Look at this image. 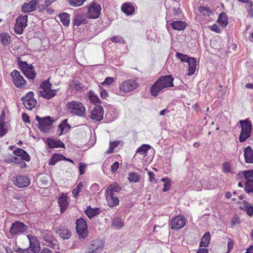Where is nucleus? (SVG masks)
Here are the masks:
<instances>
[{
    "label": "nucleus",
    "instance_id": "nucleus-43",
    "mask_svg": "<svg viewBox=\"0 0 253 253\" xmlns=\"http://www.w3.org/2000/svg\"><path fill=\"white\" fill-rule=\"evenodd\" d=\"M112 225L120 229L124 226V222L120 218L115 217L113 219V222H112Z\"/></svg>",
    "mask_w": 253,
    "mask_h": 253
},
{
    "label": "nucleus",
    "instance_id": "nucleus-31",
    "mask_svg": "<svg viewBox=\"0 0 253 253\" xmlns=\"http://www.w3.org/2000/svg\"><path fill=\"white\" fill-rule=\"evenodd\" d=\"M210 239V232L205 233L201 238L200 247H207L209 245Z\"/></svg>",
    "mask_w": 253,
    "mask_h": 253
},
{
    "label": "nucleus",
    "instance_id": "nucleus-8",
    "mask_svg": "<svg viewBox=\"0 0 253 253\" xmlns=\"http://www.w3.org/2000/svg\"><path fill=\"white\" fill-rule=\"evenodd\" d=\"M138 86L139 84L136 80L128 79L122 83L119 88L121 91L127 93L136 89Z\"/></svg>",
    "mask_w": 253,
    "mask_h": 253
},
{
    "label": "nucleus",
    "instance_id": "nucleus-54",
    "mask_svg": "<svg viewBox=\"0 0 253 253\" xmlns=\"http://www.w3.org/2000/svg\"><path fill=\"white\" fill-rule=\"evenodd\" d=\"M121 189L122 188L118 183L114 182L113 184H112V192H118L120 191Z\"/></svg>",
    "mask_w": 253,
    "mask_h": 253
},
{
    "label": "nucleus",
    "instance_id": "nucleus-29",
    "mask_svg": "<svg viewBox=\"0 0 253 253\" xmlns=\"http://www.w3.org/2000/svg\"><path fill=\"white\" fill-rule=\"evenodd\" d=\"M13 153L18 157H21V159L29 162L30 158L28 154L24 150L20 148H17L14 151Z\"/></svg>",
    "mask_w": 253,
    "mask_h": 253
},
{
    "label": "nucleus",
    "instance_id": "nucleus-63",
    "mask_svg": "<svg viewBox=\"0 0 253 253\" xmlns=\"http://www.w3.org/2000/svg\"><path fill=\"white\" fill-rule=\"evenodd\" d=\"M20 160H21V159L18 157H15V156H11V159L9 160V161L11 162L19 164V163H20Z\"/></svg>",
    "mask_w": 253,
    "mask_h": 253
},
{
    "label": "nucleus",
    "instance_id": "nucleus-38",
    "mask_svg": "<svg viewBox=\"0 0 253 253\" xmlns=\"http://www.w3.org/2000/svg\"><path fill=\"white\" fill-rule=\"evenodd\" d=\"M0 40L4 46L8 45L10 43V37L7 33H1L0 35Z\"/></svg>",
    "mask_w": 253,
    "mask_h": 253
},
{
    "label": "nucleus",
    "instance_id": "nucleus-57",
    "mask_svg": "<svg viewBox=\"0 0 253 253\" xmlns=\"http://www.w3.org/2000/svg\"><path fill=\"white\" fill-rule=\"evenodd\" d=\"M148 174L149 176V179L150 182H154L155 183L157 182V179H155V175L153 172L148 171Z\"/></svg>",
    "mask_w": 253,
    "mask_h": 253
},
{
    "label": "nucleus",
    "instance_id": "nucleus-28",
    "mask_svg": "<svg viewBox=\"0 0 253 253\" xmlns=\"http://www.w3.org/2000/svg\"><path fill=\"white\" fill-rule=\"evenodd\" d=\"M171 28L175 30H183L186 27V23L181 21H171L169 23Z\"/></svg>",
    "mask_w": 253,
    "mask_h": 253
},
{
    "label": "nucleus",
    "instance_id": "nucleus-2",
    "mask_svg": "<svg viewBox=\"0 0 253 253\" xmlns=\"http://www.w3.org/2000/svg\"><path fill=\"white\" fill-rule=\"evenodd\" d=\"M237 179L245 182V191L253 193V169L240 172L236 175Z\"/></svg>",
    "mask_w": 253,
    "mask_h": 253
},
{
    "label": "nucleus",
    "instance_id": "nucleus-11",
    "mask_svg": "<svg viewBox=\"0 0 253 253\" xmlns=\"http://www.w3.org/2000/svg\"><path fill=\"white\" fill-rule=\"evenodd\" d=\"M34 93L32 91L28 92L26 96L21 98L23 104L26 108L29 110H32L37 105V101L34 98Z\"/></svg>",
    "mask_w": 253,
    "mask_h": 253
},
{
    "label": "nucleus",
    "instance_id": "nucleus-49",
    "mask_svg": "<svg viewBox=\"0 0 253 253\" xmlns=\"http://www.w3.org/2000/svg\"><path fill=\"white\" fill-rule=\"evenodd\" d=\"M241 223V220L240 217L237 215H235L231 219L230 224L231 227L235 226L237 225H239Z\"/></svg>",
    "mask_w": 253,
    "mask_h": 253
},
{
    "label": "nucleus",
    "instance_id": "nucleus-16",
    "mask_svg": "<svg viewBox=\"0 0 253 253\" xmlns=\"http://www.w3.org/2000/svg\"><path fill=\"white\" fill-rule=\"evenodd\" d=\"M103 247V243L100 240H94L91 241L88 245L87 251L89 253L100 252Z\"/></svg>",
    "mask_w": 253,
    "mask_h": 253
},
{
    "label": "nucleus",
    "instance_id": "nucleus-35",
    "mask_svg": "<svg viewBox=\"0 0 253 253\" xmlns=\"http://www.w3.org/2000/svg\"><path fill=\"white\" fill-rule=\"evenodd\" d=\"M59 129L60 130L59 135L62 134L63 133L67 132L71 128L70 125L67 123V119H65L58 126Z\"/></svg>",
    "mask_w": 253,
    "mask_h": 253
},
{
    "label": "nucleus",
    "instance_id": "nucleus-48",
    "mask_svg": "<svg viewBox=\"0 0 253 253\" xmlns=\"http://www.w3.org/2000/svg\"><path fill=\"white\" fill-rule=\"evenodd\" d=\"M89 100L93 103H97L99 102L100 99L97 95L94 94L93 92H89L88 95Z\"/></svg>",
    "mask_w": 253,
    "mask_h": 253
},
{
    "label": "nucleus",
    "instance_id": "nucleus-14",
    "mask_svg": "<svg viewBox=\"0 0 253 253\" xmlns=\"http://www.w3.org/2000/svg\"><path fill=\"white\" fill-rule=\"evenodd\" d=\"M14 85L17 87H22L26 84V81L24 77L22 76L20 72L17 70H14L10 73Z\"/></svg>",
    "mask_w": 253,
    "mask_h": 253
},
{
    "label": "nucleus",
    "instance_id": "nucleus-33",
    "mask_svg": "<svg viewBox=\"0 0 253 253\" xmlns=\"http://www.w3.org/2000/svg\"><path fill=\"white\" fill-rule=\"evenodd\" d=\"M85 21V16L82 14H77L74 19V25L79 26L80 25L84 23Z\"/></svg>",
    "mask_w": 253,
    "mask_h": 253
},
{
    "label": "nucleus",
    "instance_id": "nucleus-3",
    "mask_svg": "<svg viewBox=\"0 0 253 253\" xmlns=\"http://www.w3.org/2000/svg\"><path fill=\"white\" fill-rule=\"evenodd\" d=\"M238 123L240 124L241 127L239 140L240 142H243L251 136L253 127L252 123L249 119L240 120Z\"/></svg>",
    "mask_w": 253,
    "mask_h": 253
},
{
    "label": "nucleus",
    "instance_id": "nucleus-1",
    "mask_svg": "<svg viewBox=\"0 0 253 253\" xmlns=\"http://www.w3.org/2000/svg\"><path fill=\"white\" fill-rule=\"evenodd\" d=\"M174 78L171 75L160 77L151 86L150 92L152 96L157 97L161 92L174 86Z\"/></svg>",
    "mask_w": 253,
    "mask_h": 253
},
{
    "label": "nucleus",
    "instance_id": "nucleus-55",
    "mask_svg": "<svg viewBox=\"0 0 253 253\" xmlns=\"http://www.w3.org/2000/svg\"><path fill=\"white\" fill-rule=\"evenodd\" d=\"M47 246H49L54 249H57L58 248L57 242L54 238H53L50 242H49Z\"/></svg>",
    "mask_w": 253,
    "mask_h": 253
},
{
    "label": "nucleus",
    "instance_id": "nucleus-9",
    "mask_svg": "<svg viewBox=\"0 0 253 253\" xmlns=\"http://www.w3.org/2000/svg\"><path fill=\"white\" fill-rule=\"evenodd\" d=\"M28 229L27 226L23 222L20 221H15L12 223L9 233L12 236H16L24 234Z\"/></svg>",
    "mask_w": 253,
    "mask_h": 253
},
{
    "label": "nucleus",
    "instance_id": "nucleus-24",
    "mask_svg": "<svg viewBox=\"0 0 253 253\" xmlns=\"http://www.w3.org/2000/svg\"><path fill=\"white\" fill-rule=\"evenodd\" d=\"M68 197L66 194L62 193L58 200V202L60 207L61 212L64 211L68 206L67 202Z\"/></svg>",
    "mask_w": 253,
    "mask_h": 253
},
{
    "label": "nucleus",
    "instance_id": "nucleus-6",
    "mask_svg": "<svg viewBox=\"0 0 253 253\" xmlns=\"http://www.w3.org/2000/svg\"><path fill=\"white\" fill-rule=\"evenodd\" d=\"M36 119L39 123V128L44 133L48 132L50 130L52 124L54 122L53 119L49 116L41 118L37 115Z\"/></svg>",
    "mask_w": 253,
    "mask_h": 253
},
{
    "label": "nucleus",
    "instance_id": "nucleus-27",
    "mask_svg": "<svg viewBox=\"0 0 253 253\" xmlns=\"http://www.w3.org/2000/svg\"><path fill=\"white\" fill-rule=\"evenodd\" d=\"M46 143L49 148H64L65 145L60 140H56L52 138H48L46 140Z\"/></svg>",
    "mask_w": 253,
    "mask_h": 253
},
{
    "label": "nucleus",
    "instance_id": "nucleus-26",
    "mask_svg": "<svg viewBox=\"0 0 253 253\" xmlns=\"http://www.w3.org/2000/svg\"><path fill=\"white\" fill-rule=\"evenodd\" d=\"M187 63L188 65V72L187 73V75L188 76H191L195 72L197 66V61L194 57H191Z\"/></svg>",
    "mask_w": 253,
    "mask_h": 253
},
{
    "label": "nucleus",
    "instance_id": "nucleus-53",
    "mask_svg": "<svg viewBox=\"0 0 253 253\" xmlns=\"http://www.w3.org/2000/svg\"><path fill=\"white\" fill-rule=\"evenodd\" d=\"M42 236L46 245L54 238L52 236L45 234H42Z\"/></svg>",
    "mask_w": 253,
    "mask_h": 253
},
{
    "label": "nucleus",
    "instance_id": "nucleus-50",
    "mask_svg": "<svg viewBox=\"0 0 253 253\" xmlns=\"http://www.w3.org/2000/svg\"><path fill=\"white\" fill-rule=\"evenodd\" d=\"M86 0H69L70 4L73 6H79L83 4Z\"/></svg>",
    "mask_w": 253,
    "mask_h": 253
},
{
    "label": "nucleus",
    "instance_id": "nucleus-21",
    "mask_svg": "<svg viewBox=\"0 0 253 253\" xmlns=\"http://www.w3.org/2000/svg\"><path fill=\"white\" fill-rule=\"evenodd\" d=\"M30 243V247L38 253L40 251V243L38 239L32 235H27Z\"/></svg>",
    "mask_w": 253,
    "mask_h": 253
},
{
    "label": "nucleus",
    "instance_id": "nucleus-23",
    "mask_svg": "<svg viewBox=\"0 0 253 253\" xmlns=\"http://www.w3.org/2000/svg\"><path fill=\"white\" fill-rule=\"evenodd\" d=\"M243 207H240L239 209L244 211H246L247 215L250 217L253 215V205L247 201H243Z\"/></svg>",
    "mask_w": 253,
    "mask_h": 253
},
{
    "label": "nucleus",
    "instance_id": "nucleus-40",
    "mask_svg": "<svg viewBox=\"0 0 253 253\" xmlns=\"http://www.w3.org/2000/svg\"><path fill=\"white\" fill-rule=\"evenodd\" d=\"M128 179L130 182H138L140 180V175L137 173L130 172L128 173Z\"/></svg>",
    "mask_w": 253,
    "mask_h": 253
},
{
    "label": "nucleus",
    "instance_id": "nucleus-61",
    "mask_svg": "<svg viewBox=\"0 0 253 253\" xmlns=\"http://www.w3.org/2000/svg\"><path fill=\"white\" fill-rule=\"evenodd\" d=\"M99 87L101 90V92H100L101 97L102 98H105L108 95V92L105 89H103L100 85H99Z\"/></svg>",
    "mask_w": 253,
    "mask_h": 253
},
{
    "label": "nucleus",
    "instance_id": "nucleus-44",
    "mask_svg": "<svg viewBox=\"0 0 253 253\" xmlns=\"http://www.w3.org/2000/svg\"><path fill=\"white\" fill-rule=\"evenodd\" d=\"M5 123L3 121L1 116L0 117V137L4 136L7 132V129L5 127Z\"/></svg>",
    "mask_w": 253,
    "mask_h": 253
},
{
    "label": "nucleus",
    "instance_id": "nucleus-19",
    "mask_svg": "<svg viewBox=\"0 0 253 253\" xmlns=\"http://www.w3.org/2000/svg\"><path fill=\"white\" fill-rule=\"evenodd\" d=\"M39 3V0H32L28 3H25L21 7V10L25 13L34 11L36 9Z\"/></svg>",
    "mask_w": 253,
    "mask_h": 253
},
{
    "label": "nucleus",
    "instance_id": "nucleus-45",
    "mask_svg": "<svg viewBox=\"0 0 253 253\" xmlns=\"http://www.w3.org/2000/svg\"><path fill=\"white\" fill-rule=\"evenodd\" d=\"M161 181L164 182V188L163 189V191L166 192V191H168L171 187L170 180L169 178H162L161 179Z\"/></svg>",
    "mask_w": 253,
    "mask_h": 253
},
{
    "label": "nucleus",
    "instance_id": "nucleus-4",
    "mask_svg": "<svg viewBox=\"0 0 253 253\" xmlns=\"http://www.w3.org/2000/svg\"><path fill=\"white\" fill-rule=\"evenodd\" d=\"M52 84L48 80L43 82L40 85L39 96L47 99H50L56 94V89H51Z\"/></svg>",
    "mask_w": 253,
    "mask_h": 253
},
{
    "label": "nucleus",
    "instance_id": "nucleus-59",
    "mask_svg": "<svg viewBox=\"0 0 253 253\" xmlns=\"http://www.w3.org/2000/svg\"><path fill=\"white\" fill-rule=\"evenodd\" d=\"M119 204V200L117 197H114L112 194V207L118 206Z\"/></svg>",
    "mask_w": 253,
    "mask_h": 253
},
{
    "label": "nucleus",
    "instance_id": "nucleus-46",
    "mask_svg": "<svg viewBox=\"0 0 253 253\" xmlns=\"http://www.w3.org/2000/svg\"><path fill=\"white\" fill-rule=\"evenodd\" d=\"M176 57L182 62H188L191 58L186 54L179 52H176Z\"/></svg>",
    "mask_w": 253,
    "mask_h": 253
},
{
    "label": "nucleus",
    "instance_id": "nucleus-10",
    "mask_svg": "<svg viewBox=\"0 0 253 253\" xmlns=\"http://www.w3.org/2000/svg\"><path fill=\"white\" fill-rule=\"evenodd\" d=\"M77 232L80 238L84 239L88 235V230L85 220L83 218H80L77 220Z\"/></svg>",
    "mask_w": 253,
    "mask_h": 253
},
{
    "label": "nucleus",
    "instance_id": "nucleus-18",
    "mask_svg": "<svg viewBox=\"0 0 253 253\" xmlns=\"http://www.w3.org/2000/svg\"><path fill=\"white\" fill-rule=\"evenodd\" d=\"M103 117V109L101 106H97L91 112L90 119L97 122L100 121Z\"/></svg>",
    "mask_w": 253,
    "mask_h": 253
},
{
    "label": "nucleus",
    "instance_id": "nucleus-32",
    "mask_svg": "<svg viewBox=\"0 0 253 253\" xmlns=\"http://www.w3.org/2000/svg\"><path fill=\"white\" fill-rule=\"evenodd\" d=\"M99 211L100 210L99 208L92 209L90 206H88L85 211V213L89 218H91L92 217L98 214Z\"/></svg>",
    "mask_w": 253,
    "mask_h": 253
},
{
    "label": "nucleus",
    "instance_id": "nucleus-37",
    "mask_svg": "<svg viewBox=\"0 0 253 253\" xmlns=\"http://www.w3.org/2000/svg\"><path fill=\"white\" fill-rule=\"evenodd\" d=\"M168 13H172V15L170 16L173 18V19H178V17L181 13V11L179 7H174L171 10L170 8H168Z\"/></svg>",
    "mask_w": 253,
    "mask_h": 253
},
{
    "label": "nucleus",
    "instance_id": "nucleus-62",
    "mask_svg": "<svg viewBox=\"0 0 253 253\" xmlns=\"http://www.w3.org/2000/svg\"><path fill=\"white\" fill-rule=\"evenodd\" d=\"M52 156L54 157V159L57 161V162L59 161L63 160V158H65V156L64 155L59 154H54Z\"/></svg>",
    "mask_w": 253,
    "mask_h": 253
},
{
    "label": "nucleus",
    "instance_id": "nucleus-36",
    "mask_svg": "<svg viewBox=\"0 0 253 253\" xmlns=\"http://www.w3.org/2000/svg\"><path fill=\"white\" fill-rule=\"evenodd\" d=\"M59 16L62 24L65 27H68L70 23V15L67 13L64 12L60 13Z\"/></svg>",
    "mask_w": 253,
    "mask_h": 253
},
{
    "label": "nucleus",
    "instance_id": "nucleus-64",
    "mask_svg": "<svg viewBox=\"0 0 253 253\" xmlns=\"http://www.w3.org/2000/svg\"><path fill=\"white\" fill-rule=\"evenodd\" d=\"M119 163L118 162H115L112 165V172H114L117 170L119 167Z\"/></svg>",
    "mask_w": 253,
    "mask_h": 253
},
{
    "label": "nucleus",
    "instance_id": "nucleus-13",
    "mask_svg": "<svg viewBox=\"0 0 253 253\" xmlns=\"http://www.w3.org/2000/svg\"><path fill=\"white\" fill-rule=\"evenodd\" d=\"M28 16H19L16 20L14 31L17 34L23 33L24 29L27 26Z\"/></svg>",
    "mask_w": 253,
    "mask_h": 253
},
{
    "label": "nucleus",
    "instance_id": "nucleus-30",
    "mask_svg": "<svg viewBox=\"0 0 253 253\" xmlns=\"http://www.w3.org/2000/svg\"><path fill=\"white\" fill-rule=\"evenodd\" d=\"M151 149V146L148 144H143L138 147L136 150V153L142 155L143 158L148 155V151Z\"/></svg>",
    "mask_w": 253,
    "mask_h": 253
},
{
    "label": "nucleus",
    "instance_id": "nucleus-51",
    "mask_svg": "<svg viewBox=\"0 0 253 253\" xmlns=\"http://www.w3.org/2000/svg\"><path fill=\"white\" fill-rule=\"evenodd\" d=\"M106 192V198L108 202V206L111 207V203L110 202V200H111V185L109 186L105 190Z\"/></svg>",
    "mask_w": 253,
    "mask_h": 253
},
{
    "label": "nucleus",
    "instance_id": "nucleus-17",
    "mask_svg": "<svg viewBox=\"0 0 253 253\" xmlns=\"http://www.w3.org/2000/svg\"><path fill=\"white\" fill-rule=\"evenodd\" d=\"M101 6L97 3L92 4L88 10L87 16L89 18L95 19L99 16Z\"/></svg>",
    "mask_w": 253,
    "mask_h": 253
},
{
    "label": "nucleus",
    "instance_id": "nucleus-39",
    "mask_svg": "<svg viewBox=\"0 0 253 253\" xmlns=\"http://www.w3.org/2000/svg\"><path fill=\"white\" fill-rule=\"evenodd\" d=\"M110 162L111 161L110 158L108 157L104 162L102 165V170L104 171V172L106 173L107 174H109L110 171H111Z\"/></svg>",
    "mask_w": 253,
    "mask_h": 253
},
{
    "label": "nucleus",
    "instance_id": "nucleus-15",
    "mask_svg": "<svg viewBox=\"0 0 253 253\" xmlns=\"http://www.w3.org/2000/svg\"><path fill=\"white\" fill-rule=\"evenodd\" d=\"M12 181L16 186L19 188H24L30 184V179L27 176L18 175L13 177Z\"/></svg>",
    "mask_w": 253,
    "mask_h": 253
},
{
    "label": "nucleus",
    "instance_id": "nucleus-47",
    "mask_svg": "<svg viewBox=\"0 0 253 253\" xmlns=\"http://www.w3.org/2000/svg\"><path fill=\"white\" fill-rule=\"evenodd\" d=\"M83 185L82 183H79L76 187L74 188L72 191V194L74 197H77L79 193L80 192L81 190L82 189Z\"/></svg>",
    "mask_w": 253,
    "mask_h": 253
},
{
    "label": "nucleus",
    "instance_id": "nucleus-58",
    "mask_svg": "<svg viewBox=\"0 0 253 253\" xmlns=\"http://www.w3.org/2000/svg\"><path fill=\"white\" fill-rule=\"evenodd\" d=\"M209 28L211 31L215 32L217 33H220L221 32V30L218 28L216 24H213L212 25L209 26Z\"/></svg>",
    "mask_w": 253,
    "mask_h": 253
},
{
    "label": "nucleus",
    "instance_id": "nucleus-5",
    "mask_svg": "<svg viewBox=\"0 0 253 253\" xmlns=\"http://www.w3.org/2000/svg\"><path fill=\"white\" fill-rule=\"evenodd\" d=\"M66 108L71 114L84 117L85 114V108L81 102L76 101H72L66 104Z\"/></svg>",
    "mask_w": 253,
    "mask_h": 253
},
{
    "label": "nucleus",
    "instance_id": "nucleus-22",
    "mask_svg": "<svg viewBox=\"0 0 253 253\" xmlns=\"http://www.w3.org/2000/svg\"><path fill=\"white\" fill-rule=\"evenodd\" d=\"M121 10L127 16L132 14L134 12V7L133 5L130 2H126L121 6Z\"/></svg>",
    "mask_w": 253,
    "mask_h": 253
},
{
    "label": "nucleus",
    "instance_id": "nucleus-34",
    "mask_svg": "<svg viewBox=\"0 0 253 253\" xmlns=\"http://www.w3.org/2000/svg\"><path fill=\"white\" fill-rule=\"evenodd\" d=\"M217 22L222 28H225L227 26L228 23V21L225 13L222 12L219 15Z\"/></svg>",
    "mask_w": 253,
    "mask_h": 253
},
{
    "label": "nucleus",
    "instance_id": "nucleus-7",
    "mask_svg": "<svg viewBox=\"0 0 253 253\" xmlns=\"http://www.w3.org/2000/svg\"><path fill=\"white\" fill-rule=\"evenodd\" d=\"M21 71L24 73L25 76L28 79L33 80L36 75L34 67L31 64H28L25 61H18Z\"/></svg>",
    "mask_w": 253,
    "mask_h": 253
},
{
    "label": "nucleus",
    "instance_id": "nucleus-25",
    "mask_svg": "<svg viewBox=\"0 0 253 253\" xmlns=\"http://www.w3.org/2000/svg\"><path fill=\"white\" fill-rule=\"evenodd\" d=\"M244 157L247 163H253V150L250 146H248L244 149Z\"/></svg>",
    "mask_w": 253,
    "mask_h": 253
},
{
    "label": "nucleus",
    "instance_id": "nucleus-41",
    "mask_svg": "<svg viewBox=\"0 0 253 253\" xmlns=\"http://www.w3.org/2000/svg\"><path fill=\"white\" fill-rule=\"evenodd\" d=\"M69 86L72 90L78 91L83 87L82 84L78 81H73L70 83Z\"/></svg>",
    "mask_w": 253,
    "mask_h": 253
},
{
    "label": "nucleus",
    "instance_id": "nucleus-42",
    "mask_svg": "<svg viewBox=\"0 0 253 253\" xmlns=\"http://www.w3.org/2000/svg\"><path fill=\"white\" fill-rule=\"evenodd\" d=\"M222 170L225 173H235L231 167L230 163L228 162H225L222 164Z\"/></svg>",
    "mask_w": 253,
    "mask_h": 253
},
{
    "label": "nucleus",
    "instance_id": "nucleus-56",
    "mask_svg": "<svg viewBox=\"0 0 253 253\" xmlns=\"http://www.w3.org/2000/svg\"><path fill=\"white\" fill-rule=\"evenodd\" d=\"M199 11L201 13H203L204 15L206 14H208L210 12H212L210 8L208 7H199Z\"/></svg>",
    "mask_w": 253,
    "mask_h": 253
},
{
    "label": "nucleus",
    "instance_id": "nucleus-12",
    "mask_svg": "<svg viewBox=\"0 0 253 253\" xmlns=\"http://www.w3.org/2000/svg\"><path fill=\"white\" fill-rule=\"evenodd\" d=\"M186 223V219L184 216L179 214L171 219L170 221V227L173 230H179L184 227Z\"/></svg>",
    "mask_w": 253,
    "mask_h": 253
},
{
    "label": "nucleus",
    "instance_id": "nucleus-60",
    "mask_svg": "<svg viewBox=\"0 0 253 253\" xmlns=\"http://www.w3.org/2000/svg\"><path fill=\"white\" fill-rule=\"evenodd\" d=\"M86 165L81 163L80 164L79 170L80 174H83L85 173V169L86 168Z\"/></svg>",
    "mask_w": 253,
    "mask_h": 253
},
{
    "label": "nucleus",
    "instance_id": "nucleus-20",
    "mask_svg": "<svg viewBox=\"0 0 253 253\" xmlns=\"http://www.w3.org/2000/svg\"><path fill=\"white\" fill-rule=\"evenodd\" d=\"M56 232L60 237L63 240L70 239L72 235L71 231L63 226H59Z\"/></svg>",
    "mask_w": 253,
    "mask_h": 253
},
{
    "label": "nucleus",
    "instance_id": "nucleus-52",
    "mask_svg": "<svg viewBox=\"0 0 253 253\" xmlns=\"http://www.w3.org/2000/svg\"><path fill=\"white\" fill-rule=\"evenodd\" d=\"M112 42H115L119 43H124V40L123 38L119 36H114L112 38Z\"/></svg>",
    "mask_w": 253,
    "mask_h": 253
}]
</instances>
